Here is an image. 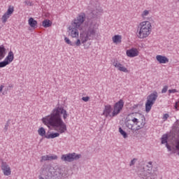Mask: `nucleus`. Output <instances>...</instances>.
Listing matches in <instances>:
<instances>
[{"label":"nucleus","mask_w":179,"mask_h":179,"mask_svg":"<svg viewBox=\"0 0 179 179\" xmlns=\"http://www.w3.org/2000/svg\"><path fill=\"white\" fill-rule=\"evenodd\" d=\"M69 116V114H68V111H66L63 106H58L55 108L49 115L42 119V122L45 125H50L57 132L46 135V139H54V138H58V136H59V134H65V132L68 131L66 124L64 122L62 117L65 120Z\"/></svg>","instance_id":"1"},{"label":"nucleus","mask_w":179,"mask_h":179,"mask_svg":"<svg viewBox=\"0 0 179 179\" xmlns=\"http://www.w3.org/2000/svg\"><path fill=\"white\" fill-rule=\"evenodd\" d=\"M85 26H87V29L80 34V39L78 38L76 40L75 45L77 47H80L83 44L85 50H88L89 47H90V43L87 45L85 43H87L89 40H92L93 36H96V33L99 29V24L96 22H89L87 24L85 22Z\"/></svg>","instance_id":"2"},{"label":"nucleus","mask_w":179,"mask_h":179,"mask_svg":"<svg viewBox=\"0 0 179 179\" xmlns=\"http://www.w3.org/2000/svg\"><path fill=\"white\" fill-rule=\"evenodd\" d=\"M145 124H146L145 116L139 113H129L125 119L127 128L131 129L133 132L142 129L145 127Z\"/></svg>","instance_id":"3"},{"label":"nucleus","mask_w":179,"mask_h":179,"mask_svg":"<svg viewBox=\"0 0 179 179\" xmlns=\"http://www.w3.org/2000/svg\"><path fill=\"white\" fill-rule=\"evenodd\" d=\"M39 179H49L50 177H53L55 179L64 178V173H62V169L58 167H54L52 166H48L43 168L41 170Z\"/></svg>","instance_id":"4"},{"label":"nucleus","mask_w":179,"mask_h":179,"mask_svg":"<svg viewBox=\"0 0 179 179\" xmlns=\"http://www.w3.org/2000/svg\"><path fill=\"white\" fill-rule=\"evenodd\" d=\"M152 34V23L149 21H143L139 23L136 36L140 40L148 38Z\"/></svg>","instance_id":"5"},{"label":"nucleus","mask_w":179,"mask_h":179,"mask_svg":"<svg viewBox=\"0 0 179 179\" xmlns=\"http://www.w3.org/2000/svg\"><path fill=\"white\" fill-rule=\"evenodd\" d=\"M157 92H154L147 97V101L145 103V113H149L150 110H152V107H153V104H155L156 100H157Z\"/></svg>","instance_id":"6"},{"label":"nucleus","mask_w":179,"mask_h":179,"mask_svg":"<svg viewBox=\"0 0 179 179\" xmlns=\"http://www.w3.org/2000/svg\"><path fill=\"white\" fill-rule=\"evenodd\" d=\"M167 138H168L167 134H164L162 136V144L166 143V148H167V149L169 152H172L173 153H176V150L179 151V136L175 140V141L173 143V149H171V147H170V145H169V144L167 143Z\"/></svg>","instance_id":"7"},{"label":"nucleus","mask_w":179,"mask_h":179,"mask_svg":"<svg viewBox=\"0 0 179 179\" xmlns=\"http://www.w3.org/2000/svg\"><path fill=\"white\" fill-rule=\"evenodd\" d=\"M86 19V14L85 13H81L78 16L71 22V26L78 29V30H82V24L85 22Z\"/></svg>","instance_id":"8"},{"label":"nucleus","mask_w":179,"mask_h":179,"mask_svg":"<svg viewBox=\"0 0 179 179\" xmlns=\"http://www.w3.org/2000/svg\"><path fill=\"white\" fill-rule=\"evenodd\" d=\"M86 19V14L85 13H81L78 16L71 22V26L78 29V30H82V24L85 22Z\"/></svg>","instance_id":"9"},{"label":"nucleus","mask_w":179,"mask_h":179,"mask_svg":"<svg viewBox=\"0 0 179 179\" xmlns=\"http://www.w3.org/2000/svg\"><path fill=\"white\" fill-rule=\"evenodd\" d=\"M102 115L105 118H114V112L113 110V106L110 104L104 105Z\"/></svg>","instance_id":"10"},{"label":"nucleus","mask_w":179,"mask_h":179,"mask_svg":"<svg viewBox=\"0 0 179 179\" xmlns=\"http://www.w3.org/2000/svg\"><path fill=\"white\" fill-rule=\"evenodd\" d=\"M124 100L120 99L113 105V111L114 117H117V115H118V114L122 111V109L124 108Z\"/></svg>","instance_id":"11"},{"label":"nucleus","mask_w":179,"mask_h":179,"mask_svg":"<svg viewBox=\"0 0 179 179\" xmlns=\"http://www.w3.org/2000/svg\"><path fill=\"white\" fill-rule=\"evenodd\" d=\"M80 157H81L80 155H78L76 153H69V154L62 155L61 159L63 162H73V160H79Z\"/></svg>","instance_id":"12"},{"label":"nucleus","mask_w":179,"mask_h":179,"mask_svg":"<svg viewBox=\"0 0 179 179\" xmlns=\"http://www.w3.org/2000/svg\"><path fill=\"white\" fill-rule=\"evenodd\" d=\"M13 12H15V7L13 6H9L7 11L1 17L2 23H6L8 19L13 15Z\"/></svg>","instance_id":"13"},{"label":"nucleus","mask_w":179,"mask_h":179,"mask_svg":"<svg viewBox=\"0 0 179 179\" xmlns=\"http://www.w3.org/2000/svg\"><path fill=\"white\" fill-rule=\"evenodd\" d=\"M113 66H115L117 71H120V72H124V73H128V72H129L128 69L124 66V64H121V62L118 61L113 62Z\"/></svg>","instance_id":"14"},{"label":"nucleus","mask_w":179,"mask_h":179,"mask_svg":"<svg viewBox=\"0 0 179 179\" xmlns=\"http://www.w3.org/2000/svg\"><path fill=\"white\" fill-rule=\"evenodd\" d=\"M69 34L73 38H76L79 37V30H78V28L71 25L69 27Z\"/></svg>","instance_id":"15"},{"label":"nucleus","mask_w":179,"mask_h":179,"mask_svg":"<svg viewBox=\"0 0 179 179\" xmlns=\"http://www.w3.org/2000/svg\"><path fill=\"white\" fill-rule=\"evenodd\" d=\"M126 55L129 58H134V57H138L139 55V50L136 48H131L127 50Z\"/></svg>","instance_id":"16"},{"label":"nucleus","mask_w":179,"mask_h":179,"mask_svg":"<svg viewBox=\"0 0 179 179\" xmlns=\"http://www.w3.org/2000/svg\"><path fill=\"white\" fill-rule=\"evenodd\" d=\"M1 170L4 174V176H10L12 174V171L10 170V166L4 162L1 165Z\"/></svg>","instance_id":"17"},{"label":"nucleus","mask_w":179,"mask_h":179,"mask_svg":"<svg viewBox=\"0 0 179 179\" xmlns=\"http://www.w3.org/2000/svg\"><path fill=\"white\" fill-rule=\"evenodd\" d=\"M156 59L159 64H169V58L166 56L158 55L156 56Z\"/></svg>","instance_id":"18"},{"label":"nucleus","mask_w":179,"mask_h":179,"mask_svg":"<svg viewBox=\"0 0 179 179\" xmlns=\"http://www.w3.org/2000/svg\"><path fill=\"white\" fill-rule=\"evenodd\" d=\"M112 41L113 44L116 45L118 44H121L122 43V36L121 35H115L112 37Z\"/></svg>","instance_id":"19"},{"label":"nucleus","mask_w":179,"mask_h":179,"mask_svg":"<svg viewBox=\"0 0 179 179\" xmlns=\"http://www.w3.org/2000/svg\"><path fill=\"white\" fill-rule=\"evenodd\" d=\"M28 24L31 27V29H37L38 23L37 22V20H34V18L30 17L28 20Z\"/></svg>","instance_id":"20"},{"label":"nucleus","mask_w":179,"mask_h":179,"mask_svg":"<svg viewBox=\"0 0 179 179\" xmlns=\"http://www.w3.org/2000/svg\"><path fill=\"white\" fill-rule=\"evenodd\" d=\"M13 59H15V55H13V52L10 51L4 60L9 65V64L13 62Z\"/></svg>","instance_id":"21"},{"label":"nucleus","mask_w":179,"mask_h":179,"mask_svg":"<svg viewBox=\"0 0 179 179\" xmlns=\"http://www.w3.org/2000/svg\"><path fill=\"white\" fill-rule=\"evenodd\" d=\"M42 25L43 27H51L52 25V22L50 20H44L42 22Z\"/></svg>","instance_id":"22"},{"label":"nucleus","mask_w":179,"mask_h":179,"mask_svg":"<svg viewBox=\"0 0 179 179\" xmlns=\"http://www.w3.org/2000/svg\"><path fill=\"white\" fill-rule=\"evenodd\" d=\"M38 134L40 136H47V135H45V129H44L43 127H41L38 129Z\"/></svg>","instance_id":"23"},{"label":"nucleus","mask_w":179,"mask_h":179,"mask_svg":"<svg viewBox=\"0 0 179 179\" xmlns=\"http://www.w3.org/2000/svg\"><path fill=\"white\" fill-rule=\"evenodd\" d=\"M150 13V10H145L142 12L141 13V17L143 19H146V17H148V16H149V14Z\"/></svg>","instance_id":"24"},{"label":"nucleus","mask_w":179,"mask_h":179,"mask_svg":"<svg viewBox=\"0 0 179 179\" xmlns=\"http://www.w3.org/2000/svg\"><path fill=\"white\" fill-rule=\"evenodd\" d=\"M5 48L0 46V60L5 57Z\"/></svg>","instance_id":"25"},{"label":"nucleus","mask_w":179,"mask_h":179,"mask_svg":"<svg viewBox=\"0 0 179 179\" xmlns=\"http://www.w3.org/2000/svg\"><path fill=\"white\" fill-rule=\"evenodd\" d=\"M119 132L121 135L123 136V138H128V134H127V132H125V131L122 129V128L121 127L119 128Z\"/></svg>","instance_id":"26"},{"label":"nucleus","mask_w":179,"mask_h":179,"mask_svg":"<svg viewBox=\"0 0 179 179\" xmlns=\"http://www.w3.org/2000/svg\"><path fill=\"white\" fill-rule=\"evenodd\" d=\"M50 161V155H44L42 157L41 162Z\"/></svg>","instance_id":"27"},{"label":"nucleus","mask_w":179,"mask_h":179,"mask_svg":"<svg viewBox=\"0 0 179 179\" xmlns=\"http://www.w3.org/2000/svg\"><path fill=\"white\" fill-rule=\"evenodd\" d=\"M64 41L65 43H66V44H69V45H73V43H72V41H71V40L69 39V38L67 37L64 38Z\"/></svg>","instance_id":"28"},{"label":"nucleus","mask_w":179,"mask_h":179,"mask_svg":"<svg viewBox=\"0 0 179 179\" xmlns=\"http://www.w3.org/2000/svg\"><path fill=\"white\" fill-rule=\"evenodd\" d=\"M7 65H9L5 60L0 62V68H5V66H7Z\"/></svg>","instance_id":"29"},{"label":"nucleus","mask_w":179,"mask_h":179,"mask_svg":"<svg viewBox=\"0 0 179 179\" xmlns=\"http://www.w3.org/2000/svg\"><path fill=\"white\" fill-rule=\"evenodd\" d=\"M57 159H58V156L55 155H49V161L57 160Z\"/></svg>","instance_id":"30"},{"label":"nucleus","mask_w":179,"mask_h":179,"mask_svg":"<svg viewBox=\"0 0 179 179\" xmlns=\"http://www.w3.org/2000/svg\"><path fill=\"white\" fill-rule=\"evenodd\" d=\"M82 100L83 101L87 102V101H89L90 100V97H89V96H83L82 98Z\"/></svg>","instance_id":"31"},{"label":"nucleus","mask_w":179,"mask_h":179,"mask_svg":"<svg viewBox=\"0 0 179 179\" xmlns=\"http://www.w3.org/2000/svg\"><path fill=\"white\" fill-rule=\"evenodd\" d=\"M169 89V87L167 85H165L162 90V93H166L167 92V90Z\"/></svg>","instance_id":"32"},{"label":"nucleus","mask_w":179,"mask_h":179,"mask_svg":"<svg viewBox=\"0 0 179 179\" xmlns=\"http://www.w3.org/2000/svg\"><path fill=\"white\" fill-rule=\"evenodd\" d=\"M169 117H170L169 114L166 113L164 115L162 120H164V121H167V118H169Z\"/></svg>","instance_id":"33"},{"label":"nucleus","mask_w":179,"mask_h":179,"mask_svg":"<svg viewBox=\"0 0 179 179\" xmlns=\"http://www.w3.org/2000/svg\"><path fill=\"white\" fill-rule=\"evenodd\" d=\"M177 90L173 89V90H169V93H177Z\"/></svg>","instance_id":"34"},{"label":"nucleus","mask_w":179,"mask_h":179,"mask_svg":"<svg viewBox=\"0 0 179 179\" xmlns=\"http://www.w3.org/2000/svg\"><path fill=\"white\" fill-rule=\"evenodd\" d=\"M3 87H5V85H0V93H2V90H3Z\"/></svg>","instance_id":"35"},{"label":"nucleus","mask_w":179,"mask_h":179,"mask_svg":"<svg viewBox=\"0 0 179 179\" xmlns=\"http://www.w3.org/2000/svg\"><path fill=\"white\" fill-rule=\"evenodd\" d=\"M135 160H136V159H134L133 160H131V162L130 163V166H134L135 164Z\"/></svg>","instance_id":"36"},{"label":"nucleus","mask_w":179,"mask_h":179,"mask_svg":"<svg viewBox=\"0 0 179 179\" xmlns=\"http://www.w3.org/2000/svg\"><path fill=\"white\" fill-rule=\"evenodd\" d=\"M178 102H176L174 107H175L176 111H178Z\"/></svg>","instance_id":"37"},{"label":"nucleus","mask_w":179,"mask_h":179,"mask_svg":"<svg viewBox=\"0 0 179 179\" xmlns=\"http://www.w3.org/2000/svg\"><path fill=\"white\" fill-rule=\"evenodd\" d=\"M138 107H139V105L138 104H136V105L133 106L131 108L133 110H135V108H138Z\"/></svg>","instance_id":"38"},{"label":"nucleus","mask_w":179,"mask_h":179,"mask_svg":"<svg viewBox=\"0 0 179 179\" xmlns=\"http://www.w3.org/2000/svg\"><path fill=\"white\" fill-rule=\"evenodd\" d=\"M24 3H26V5H30V6H31V3L30 1H24Z\"/></svg>","instance_id":"39"},{"label":"nucleus","mask_w":179,"mask_h":179,"mask_svg":"<svg viewBox=\"0 0 179 179\" xmlns=\"http://www.w3.org/2000/svg\"><path fill=\"white\" fill-rule=\"evenodd\" d=\"M178 2H179V0H178Z\"/></svg>","instance_id":"40"},{"label":"nucleus","mask_w":179,"mask_h":179,"mask_svg":"<svg viewBox=\"0 0 179 179\" xmlns=\"http://www.w3.org/2000/svg\"><path fill=\"white\" fill-rule=\"evenodd\" d=\"M179 179V178H178Z\"/></svg>","instance_id":"41"}]
</instances>
